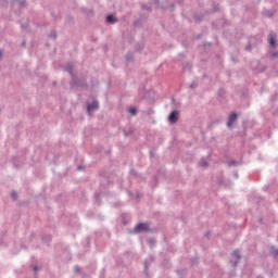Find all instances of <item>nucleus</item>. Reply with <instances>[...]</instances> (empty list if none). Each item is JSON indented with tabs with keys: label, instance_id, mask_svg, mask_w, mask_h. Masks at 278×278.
Returning <instances> with one entry per match:
<instances>
[{
	"label": "nucleus",
	"instance_id": "f257e3e1",
	"mask_svg": "<svg viewBox=\"0 0 278 278\" xmlns=\"http://www.w3.org/2000/svg\"><path fill=\"white\" fill-rule=\"evenodd\" d=\"M268 42L270 47H276L277 46V34L270 33L268 37Z\"/></svg>",
	"mask_w": 278,
	"mask_h": 278
},
{
	"label": "nucleus",
	"instance_id": "f03ea898",
	"mask_svg": "<svg viewBox=\"0 0 278 278\" xmlns=\"http://www.w3.org/2000/svg\"><path fill=\"white\" fill-rule=\"evenodd\" d=\"M178 119H179V112L177 111H173L168 116L169 123H177Z\"/></svg>",
	"mask_w": 278,
	"mask_h": 278
},
{
	"label": "nucleus",
	"instance_id": "7ed1b4c3",
	"mask_svg": "<svg viewBox=\"0 0 278 278\" xmlns=\"http://www.w3.org/2000/svg\"><path fill=\"white\" fill-rule=\"evenodd\" d=\"M237 118H238V114L231 113V114L229 115L227 126H228L229 128L233 127V123H236V119H237Z\"/></svg>",
	"mask_w": 278,
	"mask_h": 278
},
{
	"label": "nucleus",
	"instance_id": "20e7f679",
	"mask_svg": "<svg viewBox=\"0 0 278 278\" xmlns=\"http://www.w3.org/2000/svg\"><path fill=\"white\" fill-rule=\"evenodd\" d=\"M135 231L140 232V231H149V225L147 224H138L135 228Z\"/></svg>",
	"mask_w": 278,
	"mask_h": 278
},
{
	"label": "nucleus",
	"instance_id": "39448f33",
	"mask_svg": "<svg viewBox=\"0 0 278 278\" xmlns=\"http://www.w3.org/2000/svg\"><path fill=\"white\" fill-rule=\"evenodd\" d=\"M92 110H99V102L93 101L91 104H88L87 112H92Z\"/></svg>",
	"mask_w": 278,
	"mask_h": 278
},
{
	"label": "nucleus",
	"instance_id": "423d86ee",
	"mask_svg": "<svg viewBox=\"0 0 278 278\" xmlns=\"http://www.w3.org/2000/svg\"><path fill=\"white\" fill-rule=\"evenodd\" d=\"M117 21H118V20H116V18L114 17V15H109V16L106 17V23H111L112 25H113V23H117Z\"/></svg>",
	"mask_w": 278,
	"mask_h": 278
},
{
	"label": "nucleus",
	"instance_id": "0eeeda50",
	"mask_svg": "<svg viewBox=\"0 0 278 278\" xmlns=\"http://www.w3.org/2000/svg\"><path fill=\"white\" fill-rule=\"evenodd\" d=\"M232 257H236L237 260H240V251L239 250H235L232 252Z\"/></svg>",
	"mask_w": 278,
	"mask_h": 278
},
{
	"label": "nucleus",
	"instance_id": "6e6552de",
	"mask_svg": "<svg viewBox=\"0 0 278 278\" xmlns=\"http://www.w3.org/2000/svg\"><path fill=\"white\" fill-rule=\"evenodd\" d=\"M200 166H202V168H207V161L201 160L200 161Z\"/></svg>",
	"mask_w": 278,
	"mask_h": 278
},
{
	"label": "nucleus",
	"instance_id": "1a4fd4ad",
	"mask_svg": "<svg viewBox=\"0 0 278 278\" xmlns=\"http://www.w3.org/2000/svg\"><path fill=\"white\" fill-rule=\"evenodd\" d=\"M11 197L14 201H16L18 199V193H16V191L11 192Z\"/></svg>",
	"mask_w": 278,
	"mask_h": 278
},
{
	"label": "nucleus",
	"instance_id": "9d476101",
	"mask_svg": "<svg viewBox=\"0 0 278 278\" xmlns=\"http://www.w3.org/2000/svg\"><path fill=\"white\" fill-rule=\"evenodd\" d=\"M129 113H130L132 116H136V114L138 113V111H137L135 108H130V109H129Z\"/></svg>",
	"mask_w": 278,
	"mask_h": 278
},
{
	"label": "nucleus",
	"instance_id": "9b49d317",
	"mask_svg": "<svg viewBox=\"0 0 278 278\" xmlns=\"http://www.w3.org/2000/svg\"><path fill=\"white\" fill-rule=\"evenodd\" d=\"M271 254L274 255V257H277L278 255V250L275 249L274 247L271 248Z\"/></svg>",
	"mask_w": 278,
	"mask_h": 278
},
{
	"label": "nucleus",
	"instance_id": "f8f14e48",
	"mask_svg": "<svg viewBox=\"0 0 278 278\" xmlns=\"http://www.w3.org/2000/svg\"><path fill=\"white\" fill-rule=\"evenodd\" d=\"M229 166H236V162L231 161V162L229 163Z\"/></svg>",
	"mask_w": 278,
	"mask_h": 278
},
{
	"label": "nucleus",
	"instance_id": "ddd939ff",
	"mask_svg": "<svg viewBox=\"0 0 278 278\" xmlns=\"http://www.w3.org/2000/svg\"><path fill=\"white\" fill-rule=\"evenodd\" d=\"M50 36H51L52 38H56L55 33H52Z\"/></svg>",
	"mask_w": 278,
	"mask_h": 278
},
{
	"label": "nucleus",
	"instance_id": "4468645a",
	"mask_svg": "<svg viewBox=\"0 0 278 278\" xmlns=\"http://www.w3.org/2000/svg\"><path fill=\"white\" fill-rule=\"evenodd\" d=\"M1 58H3V52H1V50H0V60H1Z\"/></svg>",
	"mask_w": 278,
	"mask_h": 278
},
{
	"label": "nucleus",
	"instance_id": "2eb2a0df",
	"mask_svg": "<svg viewBox=\"0 0 278 278\" xmlns=\"http://www.w3.org/2000/svg\"><path fill=\"white\" fill-rule=\"evenodd\" d=\"M75 270H76V273H79V267L76 266V267H75Z\"/></svg>",
	"mask_w": 278,
	"mask_h": 278
},
{
	"label": "nucleus",
	"instance_id": "dca6fc26",
	"mask_svg": "<svg viewBox=\"0 0 278 278\" xmlns=\"http://www.w3.org/2000/svg\"><path fill=\"white\" fill-rule=\"evenodd\" d=\"M34 270H35V273H38V267H35Z\"/></svg>",
	"mask_w": 278,
	"mask_h": 278
},
{
	"label": "nucleus",
	"instance_id": "f3484780",
	"mask_svg": "<svg viewBox=\"0 0 278 278\" xmlns=\"http://www.w3.org/2000/svg\"><path fill=\"white\" fill-rule=\"evenodd\" d=\"M273 58H277V53H273Z\"/></svg>",
	"mask_w": 278,
	"mask_h": 278
},
{
	"label": "nucleus",
	"instance_id": "a211bd4d",
	"mask_svg": "<svg viewBox=\"0 0 278 278\" xmlns=\"http://www.w3.org/2000/svg\"><path fill=\"white\" fill-rule=\"evenodd\" d=\"M67 71H68L70 73H73V71H72L71 68H67Z\"/></svg>",
	"mask_w": 278,
	"mask_h": 278
},
{
	"label": "nucleus",
	"instance_id": "6ab92c4d",
	"mask_svg": "<svg viewBox=\"0 0 278 278\" xmlns=\"http://www.w3.org/2000/svg\"><path fill=\"white\" fill-rule=\"evenodd\" d=\"M96 197H99V194H96Z\"/></svg>",
	"mask_w": 278,
	"mask_h": 278
}]
</instances>
